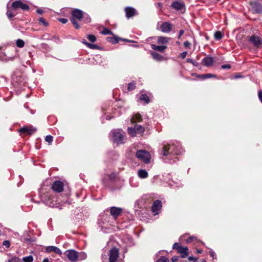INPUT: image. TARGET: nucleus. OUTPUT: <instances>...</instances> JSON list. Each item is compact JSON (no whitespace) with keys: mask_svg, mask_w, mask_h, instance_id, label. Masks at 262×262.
I'll use <instances>...</instances> for the list:
<instances>
[{"mask_svg":"<svg viewBox=\"0 0 262 262\" xmlns=\"http://www.w3.org/2000/svg\"><path fill=\"white\" fill-rule=\"evenodd\" d=\"M72 17L70 20L73 24L74 27L78 29L80 28V26L78 24L76 20H81L84 16V12L78 9H75L71 12Z\"/></svg>","mask_w":262,"mask_h":262,"instance_id":"f257e3e1","label":"nucleus"},{"mask_svg":"<svg viewBox=\"0 0 262 262\" xmlns=\"http://www.w3.org/2000/svg\"><path fill=\"white\" fill-rule=\"evenodd\" d=\"M110 136L114 142L117 144H121L124 143L125 140V136L122 135L120 132L116 130H112L110 133Z\"/></svg>","mask_w":262,"mask_h":262,"instance_id":"f03ea898","label":"nucleus"},{"mask_svg":"<svg viewBox=\"0 0 262 262\" xmlns=\"http://www.w3.org/2000/svg\"><path fill=\"white\" fill-rule=\"evenodd\" d=\"M174 148V145H164L162 149V155L164 156H167L169 154L178 155L180 153L179 150Z\"/></svg>","mask_w":262,"mask_h":262,"instance_id":"7ed1b4c3","label":"nucleus"},{"mask_svg":"<svg viewBox=\"0 0 262 262\" xmlns=\"http://www.w3.org/2000/svg\"><path fill=\"white\" fill-rule=\"evenodd\" d=\"M43 201L47 205L51 207H57L61 209V208L59 207V201L56 200L55 198L51 197L50 195H46L43 199Z\"/></svg>","mask_w":262,"mask_h":262,"instance_id":"20e7f679","label":"nucleus"},{"mask_svg":"<svg viewBox=\"0 0 262 262\" xmlns=\"http://www.w3.org/2000/svg\"><path fill=\"white\" fill-rule=\"evenodd\" d=\"M136 157L145 163H148L149 162L150 155L145 150H138L136 153Z\"/></svg>","mask_w":262,"mask_h":262,"instance_id":"39448f33","label":"nucleus"},{"mask_svg":"<svg viewBox=\"0 0 262 262\" xmlns=\"http://www.w3.org/2000/svg\"><path fill=\"white\" fill-rule=\"evenodd\" d=\"M65 254L69 260L72 262H76L79 257L78 253L74 250H68L65 252Z\"/></svg>","mask_w":262,"mask_h":262,"instance_id":"423d86ee","label":"nucleus"},{"mask_svg":"<svg viewBox=\"0 0 262 262\" xmlns=\"http://www.w3.org/2000/svg\"><path fill=\"white\" fill-rule=\"evenodd\" d=\"M119 250L116 248L111 249L108 253L109 262H117L119 257Z\"/></svg>","mask_w":262,"mask_h":262,"instance_id":"0eeeda50","label":"nucleus"},{"mask_svg":"<svg viewBox=\"0 0 262 262\" xmlns=\"http://www.w3.org/2000/svg\"><path fill=\"white\" fill-rule=\"evenodd\" d=\"M249 41L257 48H262V39L259 36L252 35L249 37Z\"/></svg>","mask_w":262,"mask_h":262,"instance_id":"6e6552de","label":"nucleus"},{"mask_svg":"<svg viewBox=\"0 0 262 262\" xmlns=\"http://www.w3.org/2000/svg\"><path fill=\"white\" fill-rule=\"evenodd\" d=\"M250 11L253 13H260L262 12V5L257 2H251L250 4Z\"/></svg>","mask_w":262,"mask_h":262,"instance_id":"1a4fd4ad","label":"nucleus"},{"mask_svg":"<svg viewBox=\"0 0 262 262\" xmlns=\"http://www.w3.org/2000/svg\"><path fill=\"white\" fill-rule=\"evenodd\" d=\"M36 131V128L32 126H25L20 128L19 132L21 134H24L26 135H31Z\"/></svg>","mask_w":262,"mask_h":262,"instance_id":"9d476101","label":"nucleus"},{"mask_svg":"<svg viewBox=\"0 0 262 262\" xmlns=\"http://www.w3.org/2000/svg\"><path fill=\"white\" fill-rule=\"evenodd\" d=\"M52 189L56 192H61L63 190V184L60 181H55L52 184Z\"/></svg>","mask_w":262,"mask_h":262,"instance_id":"9b49d317","label":"nucleus"},{"mask_svg":"<svg viewBox=\"0 0 262 262\" xmlns=\"http://www.w3.org/2000/svg\"><path fill=\"white\" fill-rule=\"evenodd\" d=\"M171 7L177 10L183 11L185 10V5L181 1L177 0L173 2L171 4Z\"/></svg>","mask_w":262,"mask_h":262,"instance_id":"f8f14e48","label":"nucleus"},{"mask_svg":"<svg viewBox=\"0 0 262 262\" xmlns=\"http://www.w3.org/2000/svg\"><path fill=\"white\" fill-rule=\"evenodd\" d=\"M13 9L21 8L23 10H27L29 9V6L26 4L22 3L20 1H15L12 3V5Z\"/></svg>","mask_w":262,"mask_h":262,"instance_id":"ddd939ff","label":"nucleus"},{"mask_svg":"<svg viewBox=\"0 0 262 262\" xmlns=\"http://www.w3.org/2000/svg\"><path fill=\"white\" fill-rule=\"evenodd\" d=\"M162 207L161 202L159 200L155 201L152 206V211L155 214H157Z\"/></svg>","mask_w":262,"mask_h":262,"instance_id":"4468645a","label":"nucleus"},{"mask_svg":"<svg viewBox=\"0 0 262 262\" xmlns=\"http://www.w3.org/2000/svg\"><path fill=\"white\" fill-rule=\"evenodd\" d=\"M122 208L116 207L110 208V213L114 219H116L121 213Z\"/></svg>","mask_w":262,"mask_h":262,"instance_id":"2eb2a0df","label":"nucleus"},{"mask_svg":"<svg viewBox=\"0 0 262 262\" xmlns=\"http://www.w3.org/2000/svg\"><path fill=\"white\" fill-rule=\"evenodd\" d=\"M172 25L170 23L168 22H165L161 25L160 28L161 30L163 32L168 33L171 30Z\"/></svg>","mask_w":262,"mask_h":262,"instance_id":"dca6fc26","label":"nucleus"},{"mask_svg":"<svg viewBox=\"0 0 262 262\" xmlns=\"http://www.w3.org/2000/svg\"><path fill=\"white\" fill-rule=\"evenodd\" d=\"M46 251L48 253L53 252L60 255L62 254L61 251L57 247L55 246H48L46 249Z\"/></svg>","mask_w":262,"mask_h":262,"instance_id":"f3484780","label":"nucleus"},{"mask_svg":"<svg viewBox=\"0 0 262 262\" xmlns=\"http://www.w3.org/2000/svg\"><path fill=\"white\" fill-rule=\"evenodd\" d=\"M178 252L182 254V257H186L188 255V249L187 247L179 246L177 248Z\"/></svg>","mask_w":262,"mask_h":262,"instance_id":"a211bd4d","label":"nucleus"},{"mask_svg":"<svg viewBox=\"0 0 262 262\" xmlns=\"http://www.w3.org/2000/svg\"><path fill=\"white\" fill-rule=\"evenodd\" d=\"M126 16L129 18L134 16L136 14V10L132 7H126L125 9Z\"/></svg>","mask_w":262,"mask_h":262,"instance_id":"6ab92c4d","label":"nucleus"},{"mask_svg":"<svg viewBox=\"0 0 262 262\" xmlns=\"http://www.w3.org/2000/svg\"><path fill=\"white\" fill-rule=\"evenodd\" d=\"M203 62L207 67H209L211 66L213 62V59L211 57H206L204 58L203 60Z\"/></svg>","mask_w":262,"mask_h":262,"instance_id":"aec40b11","label":"nucleus"},{"mask_svg":"<svg viewBox=\"0 0 262 262\" xmlns=\"http://www.w3.org/2000/svg\"><path fill=\"white\" fill-rule=\"evenodd\" d=\"M151 47L152 49L159 52H163L167 48L166 46H157L156 45H151Z\"/></svg>","mask_w":262,"mask_h":262,"instance_id":"412c9836","label":"nucleus"},{"mask_svg":"<svg viewBox=\"0 0 262 262\" xmlns=\"http://www.w3.org/2000/svg\"><path fill=\"white\" fill-rule=\"evenodd\" d=\"M130 120L133 123L140 122L142 121V117L140 114H136L132 117Z\"/></svg>","mask_w":262,"mask_h":262,"instance_id":"4be33fe9","label":"nucleus"},{"mask_svg":"<svg viewBox=\"0 0 262 262\" xmlns=\"http://www.w3.org/2000/svg\"><path fill=\"white\" fill-rule=\"evenodd\" d=\"M151 54L152 58L157 61H162L164 60V57L156 52H152Z\"/></svg>","mask_w":262,"mask_h":262,"instance_id":"5701e85b","label":"nucleus"},{"mask_svg":"<svg viewBox=\"0 0 262 262\" xmlns=\"http://www.w3.org/2000/svg\"><path fill=\"white\" fill-rule=\"evenodd\" d=\"M138 175L140 178L145 179L148 177V173L146 170L141 169L138 171Z\"/></svg>","mask_w":262,"mask_h":262,"instance_id":"b1692460","label":"nucleus"},{"mask_svg":"<svg viewBox=\"0 0 262 262\" xmlns=\"http://www.w3.org/2000/svg\"><path fill=\"white\" fill-rule=\"evenodd\" d=\"M169 40V38L165 37H159L158 38L157 42L158 43H166Z\"/></svg>","mask_w":262,"mask_h":262,"instance_id":"393cba45","label":"nucleus"},{"mask_svg":"<svg viewBox=\"0 0 262 262\" xmlns=\"http://www.w3.org/2000/svg\"><path fill=\"white\" fill-rule=\"evenodd\" d=\"M135 128L136 133L138 134H140L141 135L142 134L145 130L143 126H142L141 125L136 124L135 125Z\"/></svg>","mask_w":262,"mask_h":262,"instance_id":"a878e982","label":"nucleus"},{"mask_svg":"<svg viewBox=\"0 0 262 262\" xmlns=\"http://www.w3.org/2000/svg\"><path fill=\"white\" fill-rule=\"evenodd\" d=\"M128 133L130 136H131L132 137H135L136 136L137 133H136L135 127L134 128L128 127Z\"/></svg>","mask_w":262,"mask_h":262,"instance_id":"bb28decb","label":"nucleus"},{"mask_svg":"<svg viewBox=\"0 0 262 262\" xmlns=\"http://www.w3.org/2000/svg\"><path fill=\"white\" fill-rule=\"evenodd\" d=\"M214 37L216 40H220L223 37L222 33L220 31H216L214 33Z\"/></svg>","mask_w":262,"mask_h":262,"instance_id":"cd10ccee","label":"nucleus"},{"mask_svg":"<svg viewBox=\"0 0 262 262\" xmlns=\"http://www.w3.org/2000/svg\"><path fill=\"white\" fill-rule=\"evenodd\" d=\"M23 260L24 262H33V257L31 255L26 256L23 258Z\"/></svg>","mask_w":262,"mask_h":262,"instance_id":"c85d7f7f","label":"nucleus"},{"mask_svg":"<svg viewBox=\"0 0 262 262\" xmlns=\"http://www.w3.org/2000/svg\"><path fill=\"white\" fill-rule=\"evenodd\" d=\"M140 100L145 101L146 103H148L149 102V99L146 94L142 95L140 97Z\"/></svg>","mask_w":262,"mask_h":262,"instance_id":"c756f323","label":"nucleus"},{"mask_svg":"<svg viewBox=\"0 0 262 262\" xmlns=\"http://www.w3.org/2000/svg\"><path fill=\"white\" fill-rule=\"evenodd\" d=\"M25 42L24 41L20 39H18L16 40V45L19 48H23L24 46Z\"/></svg>","mask_w":262,"mask_h":262,"instance_id":"7c9ffc66","label":"nucleus"},{"mask_svg":"<svg viewBox=\"0 0 262 262\" xmlns=\"http://www.w3.org/2000/svg\"><path fill=\"white\" fill-rule=\"evenodd\" d=\"M8 262H20V258L16 256H13L9 258Z\"/></svg>","mask_w":262,"mask_h":262,"instance_id":"2f4dec72","label":"nucleus"},{"mask_svg":"<svg viewBox=\"0 0 262 262\" xmlns=\"http://www.w3.org/2000/svg\"><path fill=\"white\" fill-rule=\"evenodd\" d=\"M39 23L41 24L43 26L47 27L48 26V22L42 17H40L38 19Z\"/></svg>","mask_w":262,"mask_h":262,"instance_id":"473e14b6","label":"nucleus"},{"mask_svg":"<svg viewBox=\"0 0 262 262\" xmlns=\"http://www.w3.org/2000/svg\"><path fill=\"white\" fill-rule=\"evenodd\" d=\"M107 40L113 44L117 43L118 42V39L117 38L107 37Z\"/></svg>","mask_w":262,"mask_h":262,"instance_id":"72a5a7b5","label":"nucleus"},{"mask_svg":"<svg viewBox=\"0 0 262 262\" xmlns=\"http://www.w3.org/2000/svg\"><path fill=\"white\" fill-rule=\"evenodd\" d=\"M101 34L103 35H108L112 34V32L111 31L106 28H104L103 30L101 31Z\"/></svg>","mask_w":262,"mask_h":262,"instance_id":"f704fd0d","label":"nucleus"},{"mask_svg":"<svg viewBox=\"0 0 262 262\" xmlns=\"http://www.w3.org/2000/svg\"><path fill=\"white\" fill-rule=\"evenodd\" d=\"M135 85H136V84L134 82L129 83L128 85V91H131V90L135 89V88L136 87Z\"/></svg>","mask_w":262,"mask_h":262,"instance_id":"c9c22d12","label":"nucleus"},{"mask_svg":"<svg viewBox=\"0 0 262 262\" xmlns=\"http://www.w3.org/2000/svg\"><path fill=\"white\" fill-rule=\"evenodd\" d=\"M45 140L49 144H51L53 141V137L50 135H48L46 137Z\"/></svg>","mask_w":262,"mask_h":262,"instance_id":"e433bc0d","label":"nucleus"},{"mask_svg":"<svg viewBox=\"0 0 262 262\" xmlns=\"http://www.w3.org/2000/svg\"><path fill=\"white\" fill-rule=\"evenodd\" d=\"M212 77H215V76L211 74H206L201 75V77L203 79L209 78Z\"/></svg>","mask_w":262,"mask_h":262,"instance_id":"4c0bfd02","label":"nucleus"},{"mask_svg":"<svg viewBox=\"0 0 262 262\" xmlns=\"http://www.w3.org/2000/svg\"><path fill=\"white\" fill-rule=\"evenodd\" d=\"M88 38L90 41L92 42H95L96 40V37L93 35H88Z\"/></svg>","mask_w":262,"mask_h":262,"instance_id":"58836bf2","label":"nucleus"},{"mask_svg":"<svg viewBox=\"0 0 262 262\" xmlns=\"http://www.w3.org/2000/svg\"><path fill=\"white\" fill-rule=\"evenodd\" d=\"M157 262H169V260L167 258L162 256L160 259H158Z\"/></svg>","mask_w":262,"mask_h":262,"instance_id":"ea45409f","label":"nucleus"},{"mask_svg":"<svg viewBox=\"0 0 262 262\" xmlns=\"http://www.w3.org/2000/svg\"><path fill=\"white\" fill-rule=\"evenodd\" d=\"M86 46L93 49H98V46L94 44H91L90 43H86Z\"/></svg>","mask_w":262,"mask_h":262,"instance_id":"a19ab883","label":"nucleus"},{"mask_svg":"<svg viewBox=\"0 0 262 262\" xmlns=\"http://www.w3.org/2000/svg\"><path fill=\"white\" fill-rule=\"evenodd\" d=\"M7 15L8 16V17L9 18V19H11V18H12L14 15L13 14V13H12V12H11L10 11H9V10L7 11Z\"/></svg>","mask_w":262,"mask_h":262,"instance_id":"79ce46f5","label":"nucleus"},{"mask_svg":"<svg viewBox=\"0 0 262 262\" xmlns=\"http://www.w3.org/2000/svg\"><path fill=\"white\" fill-rule=\"evenodd\" d=\"M79 257H80L81 259H84L86 257V254L85 253H78Z\"/></svg>","mask_w":262,"mask_h":262,"instance_id":"37998d69","label":"nucleus"},{"mask_svg":"<svg viewBox=\"0 0 262 262\" xmlns=\"http://www.w3.org/2000/svg\"><path fill=\"white\" fill-rule=\"evenodd\" d=\"M3 245L7 248H9L10 247V242L8 241H5L3 243Z\"/></svg>","mask_w":262,"mask_h":262,"instance_id":"c03bdc74","label":"nucleus"},{"mask_svg":"<svg viewBox=\"0 0 262 262\" xmlns=\"http://www.w3.org/2000/svg\"><path fill=\"white\" fill-rule=\"evenodd\" d=\"M196 240V238L194 237V236H191L189 238H188L187 240H186V242L187 243H190L191 242H192L193 240Z\"/></svg>","mask_w":262,"mask_h":262,"instance_id":"a18cd8bd","label":"nucleus"},{"mask_svg":"<svg viewBox=\"0 0 262 262\" xmlns=\"http://www.w3.org/2000/svg\"><path fill=\"white\" fill-rule=\"evenodd\" d=\"M85 23H89L91 21V18L89 15H86V16H83Z\"/></svg>","mask_w":262,"mask_h":262,"instance_id":"49530a36","label":"nucleus"},{"mask_svg":"<svg viewBox=\"0 0 262 262\" xmlns=\"http://www.w3.org/2000/svg\"><path fill=\"white\" fill-rule=\"evenodd\" d=\"M59 21L62 24H66L68 22V19L64 18H61L59 19Z\"/></svg>","mask_w":262,"mask_h":262,"instance_id":"de8ad7c7","label":"nucleus"},{"mask_svg":"<svg viewBox=\"0 0 262 262\" xmlns=\"http://www.w3.org/2000/svg\"><path fill=\"white\" fill-rule=\"evenodd\" d=\"M191 45V43L188 41H186L184 43V46L186 48H189Z\"/></svg>","mask_w":262,"mask_h":262,"instance_id":"09e8293b","label":"nucleus"},{"mask_svg":"<svg viewBox=\"0 0 262 262\" xmlns=\"http://www.w3.org/2000/svg\"><path fill=\"white\" fill-rule=\"evenodd\" d=\"M222 68L223 69H229L231 68V66L229 64H224L222 66Z\"/></svg>","mask_w":262,"mask_h":262,"instance_id":"8fccbe9b","label":"nucleus"},{"mask_svg":"<svg viewBox=\"0 0 262 262\" xmlns=\"http://www.w3.org/2000/svg\"><path fill=\"white\" fill-rule=\"evenodd\" d=\"M258 96L260 102L262 103V91H259Z\"/></svg>","mask_w":262,"mask_h":262,"instance_id":"3c124183","label":"nucleus"},{"mask_svg":"<svg viewBox=\"0 0 262 262\" xmlns=\"http://www.w3.org/2000/svg\"><path fill=\"white\" fill-rule=\"evenodd\" d=\"M187 52H183L181 54V57L182 58H185L187 55Z\"/></svg>","mask_w":262,"mask_h":262,"instance_id":"603ef678","label":"nucleus"},{"mask_svg":"<svg viewBox=\"0 0 262 262\" xmlns=\"http://www.w3.org/2000/svg\"><path fill=\"white\" fill-rule=\"evenodd\" d=\"M179 257L177 256H174L172 257L171 260L172 262H176L178 260Z\"/></svg>","mask_w":262,"mask_h":262,"instance_id":"864d4df0","label":"nucleus"},{"mask_svg":"<svg viewBox=\"0 0 262 262\" xmlns=\"http://www.w3.org/2000/svg\"><path fill=\"white\" fill-rule=\"evenodd\" d=\"M184 31L183 30H181L179 32V36H178V38L180 39V37H181L182 35H183V34H184Z\"/></svg>","mask_w":262,"mask_h":262,"instance_id":"5fc2aeb1","label":"nucleus"},{"mask_svg":"<svg viewBox=\"0 0 262 262\" xmlns=\"http://www.w3.org/2000/svg\"><path fill=\"white\" fill-rule=\"evenodd\" d=\"M209 254L211 257L214 258V256H215V253L213 251H209Z\"/></svg>","mask_w":262,"mask_h":262,"instance_id":"6e6d98bb","label":"nucleus"},{"mask_svg":"<svg viewBox=\"0 0 262 262\" xmlns=\"http://www.w3.org/2000/svg\"><path fill=\"white\" fill-rule=\"evenodd\" d=\"M180 246L178 243H174L173 245V249H177L178 247Z\"/></svg>","mask_w":262,"mask_h":262,"instance_id":"4d7b16f0","label":"nucleus"},{"mask_svg":"<svg viewBox=\"0 0 262 262\" xmlns=\"http://www.w3.org/2000/svg\"><path fill=\"white\" fill-rule=\"evenodd\" d=\"M37 12L39 14H42V12H43V11L42 10H40V9H38L37 10Z\"/></svg>","mask_w":262,"mask_h":262,"instance_id":"13d9d810","label":"nucleus"},{"mask_svg":"<svg viewBox=\"0 0 262 262\" xmlns=\"http://www.w3.org/2000/svg\"><path fill=\"white\" fill-rule=\"evenodd\" d=\"M42 262H49V259L48 258H44Z\"/></svg>","mask_w":262,"mask_h":262,"instance_id":"bf43d9fd","label":"nucleus"},{"mask_svg":"<svg viewBox=\"0 0 262 262\" xmlns=\"http://www.w3.org/2000/svg\"><path fill=\"white\" fill-rule=\"evenodd\" d=\"M187 61L193 63V60L191 59H187Z\"/></svg>","mask_w":262,"mask_h":262,"instance_id":"052dcab7","label":"nucleus"},{"mask_svg":"<svg viewBox=\"0 0 262 262\" xmlns=\"http://www.w3.org/2000/svg\"><path fill=\"white\" fill-rule=\"evenodd\" d=\"M188 259H189V260L191 261V260H194V258L192 256H190V257H189Z\"/></svg>","mask_w":262,"mask_h":262,"instance_id":"680f3d73","label":"nucleus"},{"mask_svg":"<svg viewBox=\"0 0 262 262\" xmlns=\"http://www.w3.org/2000/svg\"><path fill=\"white\" fill-rule=\"evenodd\" d=\"M82 43H84V45H85L86 46V43H89L85 40H83L82 41Z\"/></svg>","mask_w":262,"mask_h":262,"instance_id":"e2e57ef3","label":"nucleus"},{"mask_svg":"<svg viewBox=\"0 0 262 262\" xmlns=\"http://www.w3.org/2000/svg\"><path fill=\"white\" fill-rule=\"evenodd\" d=\"M196 252H197L198 253H201L202 252V251L201 250L198 249V250H196Z\"/></svg>","mask_w":262,"mask_h":262,"instance_id":"0e129e2a","label":"nucleus"},{"mask_svg":"<svg viewBox=\"0 0 262 262\" xmlns=\"http://www.w3.org/2000/svg\"><path fill=\"white\" fill-rule=\"evenodd\" d=\"M125 40L128 41V42H132L130 40H127V39H125Z\"/></svg>","mask_w":262,"mask_h":262,"instance_id":"69168bd1","label":"nucleus"},{"mask_svg":"<svg viewBox=\"0 0 262 262\" xmlns=\"http://www.w3.org/2000/svg\"><path fill=\"white\" fill-rule=\"evenodd\" d=\"M236 78L239 77V76H236Z\"/></svg>","mask_w":262,"mask_h":262,"instance_id":"338daca9","label":"nucleus"},{"mask_svg":"<svg viewBox=\"0 0 262 262\" xmlns=\"http://www.w3.org/2000/svg\"><path fill=\"white\" fill-rule=\"evenodd\" d=\"M1 233H2V232H1V230H0V235L1 234Z\"/></svg>","mask_w":262,"mask_h":262,"instance_id":"774afa93","label":"nucleus"}]
</instances>
